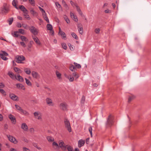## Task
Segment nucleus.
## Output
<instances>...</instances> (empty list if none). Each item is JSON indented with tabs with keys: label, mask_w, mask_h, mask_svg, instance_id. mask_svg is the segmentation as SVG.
Returning <instances> with one entry per match:
<instances>
[{
	"label": "nucleus",
	"mask_w": 151,
	"mask_h": 151,
	"mask_svg": "<svg viewBox=\"0 0 151 151\" xmlns=\"http://www.w3.org/2000/svg\"><path fill=\"white\" fill-rule=\"evenodd\" d=\"M20 39L22 41L27 42L28 40L26 37L23 36H20Z\"/></svg>",
	"instance_id": "28"
},
{
	"label": "nucleus",
	"mask_w": 151,
	"mask_h": 151,
	"mask_svg": "<svg viewBox=\"0 0 151 151\" xmlns=\"http://www.w3.org/2000/svg\"><path fill=\"white\" fill-rule=\"evenodd\" d=\"M85 143V141L83 139H80L78 142V147H81L83 146Z\"/></svg>",
	"instance_id": "19"
},
{
	"label": "nucleus",
	"mask_w": 151,
	"mask_h": 151,
	"mask_svg": "<svg viewBox=\"0 0 151 151\" xmlns=\"http://www.w3.org/2000/svg\"><path fill=\"white\" fill-rule=\"evenodd\" d=\"M75 67L73 65H71L69 67V69L70 70L73 71V70L75 69Z\"/></svg>",
	"instance_id": "51"
},
{
	"label": "nucleus",
	"mask_w": 151,
	"mask_h": 151,
	"mask_svg": "<svg viewBox=\"0 0 151 151\" xmlns=\"http://www.w3.org/2000/svg\"><path fill=\"white\" fill-rule=\"evenodd\" d=\"M47 139L48 141L49 142H52L54 141V138L50 136H48L47 137Z\"/></svg>",
	"instance_id": "34"
},
{
	"label": "nucleus",
	"mask_w": 151,
	"mask_h": 151,
	"mask_svg": "<svg viewBox=\"0 0 151 151\" xmlns=\"http://www.w3.org/2000/svg\"><path fill=\"white\" fill-rule=\"evenodd\" d=\"M15 78L20 82H22L24 81V79L19 74L15 75Z\"/></svg>",
	"instance_id": "15"
},
{
	"label": "nucleus",
	"mask_w": 151,
	"mask_h": 151,
	"mask_svg": "<svg viewBox=\"0 0 151 151\" xmlns=\"http://www.w3.org/2000/svg\"><path fill=\"white\" fill-rule=\"evenodd\" d=\"M64 122L65 127L69 132H70L71 131V128L69 121L68 119H65Z\"/></svg>",
	"instance_id": "1"
},
{
	"label": "nucleus",
	"mask_w": 151,
	"mask_h": 151,
	"mask_svg": "<svg viewBox=\"0 0 151 151\" xmlns=\"http://www.w3.org/2000/svg\"><path fill=\"white\" fill-rule=\"evenodd\" d=\"M62 4L63 6L66 9H69L68 7L67 4H66L64 0L62 1Z\"/></svg>",
	"instance_id": "30"
},
{
	"label": "nucleus",
	"mask_w": 151,
	"mask_h": 151,
	"mask_svg": "<svg viewBox=\"0 0 151 151\" xmlns=\"http://www.w3.org/2000/svg\"><path fill=\"white\" fill-rule=\"evenodd\" d=\"M38 7H39L40 10V11H41L42 14L43 13H45V11L43 9H42V8H41L40 6H39Z\"/></svg>",
	"instance_id": "57"
},
{
	"label": "nucleus",
	"mask_w": 151,
	"mask_h": 151,
	"mask_svg": "<svg viewBox=\"0 0 151 151\" xmlns=\"http://www.w3.org/2000/svg\"><path fill=\"white\" fill-rule=\"evenodd\" d=\"M16 61L18 63H22V61L25 60V58L23 55H17L15 57Z\"/></svg>",
	"instance_id": "2"
},
{
	"label": "nucleus",
	"mask_w": 151,
	"mask_h": 151,
	"mask_svg": "<svg viewBox=\"0 0 151 151\" xmlns=\"http://www.w3.org/2000/svg\"><path fill=\"white\" fill-rule=\"evenodd\" d=\"M20 113L21 114H23L26 115H27L28 114V113L27 112L23 110V109H22V111H21Z\"/></svg>",
	"instance_id": "55"
},
{
	"label": "nucleus",
	"mask_w": 151,
	"mask_h": 151,
	"mask_svg": "<svg viewBox=\"0 0 151 151\" xmlns=\"http://www.w3.org/2000/svg\"><path fill=\"white\" fill-rule=\"evenodd\" d=\"M70 4L72 5V6L74 7V6H76H76H78L77 4L75 3H74L73 1H70Z\"/></svg>",
	"instance_id": "52"
},
{
	"label": "nucleus",
	"mask_w": 151,
	"mask_h": 151,
	"mask_svg": "<svg viewBox=\"0 0 151 151\" xmlns=\"http://www.w3.org/2000/svg\"><path fill=\"white\" fill-rule=\"evenodd\" d=\"M67 148L68 151H74L73 148L70 146L69 145H66V149Z\"/></svg>",
	"instance_id": "29"
},
{
	"label": "nucleus",
	"mask_w": 151,
	"mask_h": 151,
	"mask_svg": "<svg viewBox=\"0 0 151 151\" xmlns=\"http://www.w3.org/2000/svg\"><path fill=\"white\" fill-rule=\"evenodd\" d=\"M25 80L26 81V83L29 86H31L32 85V83L29 80L27 79V78H25Z\"/></svg>",
	"instance_id": "40"
},
{
	"label": "nucleus",
	"mask_w": 151,
	"mask_h": 151,
	"mask_svg": "<svg viewBox=\"0 0 151 151\" xmlns=\"http://www.w3.org/2000/svg\"><path fill=\"white\" fill-rule=\"evenodd\" d=\"M13 20V18H10L9 20V24L10 25L12 24Z\"/></svg>",
	"instance_id": "54"
},
{
	"label": "nucleus",
	"mask_w": 151,
	"mask_h": 151,
	"mask_svg": "<svg viewBox=\"0 0 151 151\" xmlns=\"http://www.w3.org/2000/svg\"><path fill=\"white\" fill-rule=\"evenodd\" d=\"M52 145L55 147L56 148H57L58 147V145L57 143L55 142H53L52 143Z\"/></svg>",
	"instance_id": "49"
},
{
	"label": "nucleus",
	"mask_w": 151,
	"mask_h": 151,
	"mask_svg": "<svg viewBox=\"0 0 151 151\" xmlns=\"http://www.w3.org/2000/svg\"><path fill=\"white\" fill-rule=\"evenodd\" d=\"M135 98V96L131 94L128 96V102L130 103L131 101L133 100Z\"/></svg>",
	"instance_id": "16"
},
{
	"label": "nucleus",
	"mask_w": 151,
	"mask_h": 151,
	"mask_svg": "<svg viewBox=\"0 0 151 151\" xmlns=\"http://www.w3.org/2000/svg\"><path fill=\"white\" fill-rule=\"evenodd\" d=\"M60 109L64 111H66L68 110V105L65 102L61 103L59 105Z\"/></svg>",
	"instance_id": "3"
},
{
	"label": "nucleus",
	"mask_w": 151,
	"mask_h": 151,
	"mask_svg": "<svg viewBox=\"0 0 151 151\" xmlns=\"http://www.w3.org/2000/svg\"><path fill=\"white\" fill-rule=\"evenodd\" d=\"M56 74L57 77L59 79L61 78V74L59 72L57 71L56 72Z\"/></svg>",
	"instance_id": "39"
},
{
	"label": "nucleus",
	"mask_w": 151,
	"mask_h": 151,
	"mask_svg": "<svg viewBox=\"0 0 151 151\" xmlns=\"http://www.w3.org/2000/svg\"><path fill=\"white\" fill-rule=\"evenodd\" d=\"M55 4L57 9L58 11H62V8L61 5L57 2H56Z\"/></svg>",
	"instance_id": "17"
},
{
	"label": "nucleus",
	"mask_w": 151,
	"mask_h": 151,
	"mask_svg": "<svg viewBox=\"0 0 151 151\" xmlns=\"http://www.w3.org/2000/svg\"><path fill=\"white\" fill-rule=\"evenodd\" d=\"M8 138L11 142H13L15 144L17 143V141L15 138L12 136H9V137H8Z\"/></svg>",
	"instance_id": "14"
},
{
	"label": "nucleus",
	"mask_w": 151,
	"mask_h": 151,
	"mask_svg": "<svg viewBox=\"0 0 151 151\" xmlns=\"http://www.w3.org/2000/svg\"><path fill=\"white\" fill-rule=\"evenodd\" d=\"M14 71L18 73H21L22 72V71L19 68L17 67H15L14 68Z\"/></svg>",
	"instance_id": "31"
},
{
	"label": "nucleus",
	"mask_w": 151,
	"mask_h": 151,
	"mask_svg": "<svg viewBox=\"0 0 151 151\" xmlns=\"http://www.w3.org/2000/svg\"><path fill=\"white\" fill-rule=\"evenodd\" d=\"M74 65L75 66H76V67L77 68H81V65L80 64H78L76 63H74Z\"/></svg>",
	"instance_id": "50"
},
{
	"label": "nucleus",
	"mask_w": 151,
	"mask_h": 151,
	"mask_svg": "<svg viewBox=\"0 0 151 151\" xmlns=\"http://www.w3.org/2000/svg\"><path fill=\"white\" fill-rule=\"evenodd\" d=\"M59 34L60 35H61L62 38L64 39L66 37L65 33L63 32H62L60 33H59Z\"/></svg>",
	"instance_id": "37"
},
{
	"label": "nucleus",
	"mask_w": 151,
	"mask_h": 151,
	"mask_svg": "<svg viewBox=\"0 0 151 151\" xmlns=\"http://www.w3.org/2000/svg\"><path fill=\"white\" fill-rule=\"evenodd\" d=\"M68 79H69V81L70 82L73 81L74 79V78L73 77H70Z\"/></svg>",
	"instance_id": "58"
},
{
	"label": "nucleus",
	"mask_w": 151,
	"mask_h": 151,
	"mask_svg": "<svg viewBox=\"0 0 151 151\" xmlns=\"http://www.w3.org/2000/svg\"><path fill=\"white\" fill-rule=\"evenodd\" d=\"M73 75L75 76L76 79L78 78L79 77V75L76 72L73 73Z\"/></svg>",
	"instance_id": "46"
},
{
	"label": "nucleus",
	"mask_w": 151,
	"mask_h": 151,
	"mask_svg": "<svg viewBox=\"0 0 151 151\" xmlns=\"http://www.w3.org/2000/svg\"><path fill=\"white\" fill-rule=\"evenodd\" d=\"M15 106L16 109L20 113L21 111H22V109L21 107L17 105H15Z\"/></svg>",
	"instance_id": "38"
},
{
	"label": "nucleus",
	"mask_w": 151,
	"mask_h": 151,
	"mask_svg": "<svg viewBox=\"0 0 151 151\" xmlns=\"http://www.w3.org/2000/svg\"><path fill=\"white\" fill-rule=\"evenodd\" d=\"M17 27L19 28L21 27H22V25L20 23H17Z\"/></svg>",
	"instance_id": "63"
},
{
	"label": "nucleus",
	"mask_w": 151,
	"mask_h": 151,
	"mask_svg": "<svg viewBox=\"0 0 151 151\" xmlns=\"http://www.w3.org/2000/svg\"><path fill=\"white\" fill-rule=\"evenodd\" d=\"M85 100V98L84 96H83L82 97L81 99V102H83Z\"/></svg>",
	"instance_id": "61"
},
{
	"label": "nucleus",
	"mask_w": 151,
	"mask_h": 151,
	"mask_svg": "<svg viewBox=\"0 0 151 151\" xmlns=\"http://www.w3.org/2000/svg\"><path fill=\"white\" fill-rule=\"evenodd\" d=\"M23 151H30L28 149L25 147H23Z\"/></svg>",
	"instance_id": "60"
},
{
	"label": "nucleus",
	"mask_w": 151,
	"mask_h": 151,
	"mask_svg": "<svg viewBox=\"0 0 151 151\" xmlns=\"http://www.w3.org/2000/svg\"><path fill=\"white\" fill-rule=\"evenodd\" d=\"M17 0H14L12 2V4L16 9H18L19 8L17 6Z\"/></svg>",
	"instance_id": "27"
},
{
	"label": "nucleus",
	"mask_w": 151,
	"mask_h": 151,
	"mask_svg": "<svg viewBox=\"0 0 151 151\" xmlns=\"http://www.w3.org/2000/svg\"><path fill=\"white\" fill-rule=\"evenodd\" d=\"M8 54L4 51H1L0 52V56L1 58L4 60H8V58L6 57L7 56Z\"/></svg>",
	"instance_id": "4"
},
{
	"label": "nucleus",
	"mask_w": 151,
	"mask_h": 151,
	"mask_svg": "<svg viewBox=\"0 0 151 151\" xmlns=\"http://www.w3.org/2000/svg\"><path fill=\"white\" fill-rule=\"evenodd\" d=\"M70 16L73 19H74V20H75V21L76 22H78V19H77V17L76 16V15H75L72 12H70Z\"/></svg>",
	"instance_id": "20"
},
{
	"label": "nucleus",
	"mask_w": 151,
	"mask_h": 151,
	"mask_svg": "<svg viewBox=\"0 0 151 151\" xmlns=\"http://www.w3.org/2000/svg\"><path fill=\"white\" fill-rule=\"evenodd\" d=\"M3 119V116L0 114V121H2Z\"/></svg>",
	"instance_id": "62"
},
{
	"label": "nucleus",
	"mask_w": 151,
	"mask_h": 151,
	"mask_svg": "<svg viewBox=\"0 0 151 151\" xmlns=\"http://www.w3.org/2000/svg\"><path fill=\"white\" fill-rule=\"evenodd\" d=\"M4 85L3 83L0 82V88H4Z\"/></svg>",
	"instance_id": "59"
},
{
	"label": "nucleus",
	"mask_w": 151,
	"mask_h": 151,
	"mask_svg": "<svg viewBox=\"0 0 151 151\" xmlns=\"http://www.w3.org/2000/svg\"><path fill=\"white\" fill-rule=\"evenodd\" d=\"M100 29L99 28H96L95 29L94 32L96 34H99L100 33Z\"/></svg>",
	"instance_id": "45"
},
{
	"label": "nucleus",
	"mask_w": 151,
	"mask_h": 151,
	"mask_svg": "<svg viewBox=\"0 0 151 151\" xmlns=\"http://www.w3.org/2000/svg\"><path fill=\"white\" fill-rule=\"evenodd\" d=\"M10 97L12 100L14 101L17 100L18 98L17 96L14 94L10 95Z\"/></svg>",
	"instance_id": "23"
},
{
	"label": "nucleus",
	"mask_w": 151,
	"mask_h": 151,
	"mask_svg": "<svg viewBox=\"0 0 151 151\" xmlns=\"http://www.w3.org/2000/svg\"><path fill=\"white\" fill-rule=\"evenodd\" d=\"M10 151H18V150L15 149L11 148L10 149Z\"/></svg>",
	"instance_id": "64"
},
{
	"label": "nucleus",
	"mask_w": 151,
	"mask_h": 151,
	"mask_svg": "<svg viewBox=\"0 0 151 151\" xmlns=\"http://www.w3.org/2000/svg\"><path fill=\"white\" fill-rule=\"evenodd\" d=\"M34 114L35 118H37V117L40 114V112L36 111L34 112Z\"/></svg>",
	"instance_id": "48"
},
{
	"label": "nucleus",
	"mask_w": 151,
	"mask_h": 151,
	"mask_svg": "<svg viewBox=\"0 0 151 151\" xmlns=\"http://www.w3.org/2000/svg\"><path fill=\"white\" fill-rule=\"evenodd\" d=\"M24 72L27 74L28 75H30L31 73V71L30 69L28 68H25L24 69Z\"/></svg>",
	"instance_id": "24"
},
{
	"label": "nucleus",
	"mask_w": 151,
	"mask_h": 151,
	"mask_svg": "<svg viewBox=\"0 0 151 151\" xmlns=\"http://www.w3.org/2000/svg\"><path fill=\"white\" fill-rule=\"evenodd\" d=\"M17 88L19 89H23L25 90V88L24 86L22 84L18 83L16 85Z\"/></svg>",
	"instance_id": "18"
},
{
	"label": "nucleus",
	"mask_w": 151,
	"mask_h": 151,
	"mask_svg": "<svg viewBox=\"0 0 151 151\" xmlns=\"http://www.w3.org/2000/svg\"><path fill=\"white\" fill-rule=\"evenodd\" d=\"M71 35L72 36L73 38L76 39H77V40L78 39V38L77 37V36L75 33H74V32H72L71 33Z\"/></svg>",
	"instance_id": "42"
},
{
	"label": "nucleus",
	"mask_w": 151,
	"mask_h": 151,
	"mask_svg": "<svg viewBox=\"0 0 151 151\" xmlns=\"http://www.w3.org/2000/svg\"><path fill=\"white\" fill-rule=\"evenodd\" d=\"M47 30L50 31H52V26L50 24H48L47 25Z\"/></svg>",
	"instance_id": "35"
},
{
	"label": "nucleus",
	"mask_w": 151,
	"mask_h": 151,
	"mask_svg": "<svg viewBox=\"0 0 151 151\" xmlns=\"http://www.w3.org/2000/svg\"><path fill=\"white\" fill-rule=\"evenodd\" d=\"M63 149H65L66 145L64 143V142L61 140H60L59 141L58 147Z\"/></svg>",
	"instance_id": "7"
},
{
	"label": "nucleus",
	"mask_w": 151,
	"mask_h": 151,
	"mask_svg": "<svg viewBox=\"0 0 151 151\" xmlns=\"http://www.w3.org/2000/svg\"><path fill=\"white\" fill-rule=\"evenodd\" d=\"M76 9L79 14L81 16L83 15V13L78 6H76Z\"/></svg>",
	"instance_id": "32"
},
{
	"label": "nucleus",
	"mask_w": 151,
	"mask_h": 151,
	"mask_svg": "<svg viewBox=\"0 0 151 151\" xmlns=\"http://www.w3.org/2000/svg\"><path fill=\"white\" fill-rule=\"evenodd\" d=\"M1 10L2 14H6L8 13L9 9L6 6L4 5L3 7L1 8Z\"/></svg>",
	"instance_id": "11"
},
{
	"label": "nucleus",
	"mask_w": 151,
	"mask_h": 151,
	"mask_svg": "<svg viewBox=\"0 0 151 151\" xmlns=\"http://www.w3.org/2000/svg\"><path fill=\"white\" fill-rule=\"evenodd\" d=\"M64 19L65 21L67 23H70V20L68 18L67 16L66 15H64Z\"/></svg>",
	"instance_id": "44"
},
{
	"label": "nucleus",
	"mask_w": 151,
	"mask_h": 151,
	"mask_svg": "<svg viewBox=\"0 0 151 151\" xmlns=\"http://www.w3.org/2000/svg\"><path fill=\"white\" fill-rule=\"evenodd\" d=\"M18 31H19V32H18L19 33L22 35H24L25 34L24 30L22 29H19L18 30Z\"/></svg>",
	"instance_id": "43"
},
{
	"label": "nucleus",
	"mask_w": 151,
	"mask_h": 151,
	"mask_svg": "<svg viewBox=\"0 0 151 151\" xmlns=\"http://www.w3.org/2000/svg\"><path fill=\"white\" fill-rule=\"evenodd\" d=\"M0 92L4 95H6L5 91L2 89H0Z\"/></svg>",
	"instance_id": "53"
},
{
	"label": "nucleus",
	"mask_w": 151,
	"mask_h": 151,
	"mask_svg": "<svg viewBox=\"0 0 151 151\" xmlns=\"http://www.w3.org/2000/svg\"><path fill=\"white\" fill-rule=\"evenodd\" d=\"M31 73L33 78L35 79H39L40 78V76L37 72L32 71Z\"/></svg>",
	"instance_id": "10"
},
{
	"label": "nucleus",
	"mask_w": 151,
	"mask_h": 151,
	"mask_svg": "<svg viewBox=\"0 0 151 151\" xmlns=\"http://www.w3.org/2000/svg\"><path fill=\"white\" fill-rule=\"evenodd\" d=\"M113 123V118L110 115L109 116L108 118L107 119L106 125L108 127H110L112 125Z\"/></svg>",
	"instance_id": "5"
},
{
	"label": "nucleus",
	"mask_w": 151,
	"mask_h": 151,
	"mask_svg": "<svg viewBox=\"0 0 151 151\" xmlns=\"http://www.w3.org/2000/svg\"><path fill=\"white\" fill-rule=\"evenodd\" d=\"M30 4L32 6H35V2L34 0H28Z\"/></svg>",
	"instance_id": "41"
},
{
	"label": "nucleus",
	"mask_w": 151,
	"mask_h": 151,
	"mask_svg": "<svg viewBox=\"0 0 151 151\" xmlns=\"http://www.w3.org/2000/svg\"><path fill=\"white\" fill-rule=\"evenodd\" d=\"M33 39L36 43L38 45H40V42L38 38L35 36H33Z\"/></svg>",
	"instance_id": "22"
},
{
	"label": "nucleus",
	"mask_w": 151,
	"mask_h": 151,
	"mask_svg": "<svg viewBox=\"0 0 151 151\" xmlns=\"http://www.w3.org/2000/svg\"><path fill=\"white\" fill-rule=\"evenodd\" d=\"M46 101L47 104L50 106H53L54 104L53 102L52 99L49 98H47L46 99Z\"/></svg>",
	"instance_id": "8"
},
{
	"label": "nucleus",
	"mask_w": 151,
	"mask_h": 151,
	"mask_svg": "<svg viewBox=\"0 0 151 151\" xmlns=\"http://www.w3.org/2000/svg\"><path fill=\"white\" fill-rule=\"evenodd\" d=\"M62 47L65 50H66L67 49V47L66 46V44L65 43H62Z\"/></svg>",
	"instance_id": "47"
},
{
	"label": "nucleus",
	"mask_w": 151,
	"mask_h": 151,
	"mask_svg": "<svg viewBox=\"0 0 151 151\" xmlns=\"http://www.w3.org/2000/svg\"><path fill=\"white\" fill-rule=\"evenodd\" d=\"M20 43L21 45L23 47H26V45L25 43L24 42H23V41L20 42Z\"/></svg>",
	"instance_id": "56"
},
{
	"label": "nucleus",
	"mask_w": 151,
	"mask_h": 151,
	"mask_svg": "<svg viewBox=\"0 0 151 151\" xmlns=\"http://www.w3.org/2000/svg\"><path fill=\"white\" fill-rule=\"evenodd\" d=\"M18 32V31H15L14 33H12V35L15 37H18L19 36Z\"/></svg>",
	"instance_id": "36"
},
{
	"label": "nucleus",
	"mask_w": 151,
	"mask_h": 151,
	"mask_svg": "<svg viewBox=\"0 0 151 151\" xmlns=\"http://www.w3.org/2000/svg\"><path fill=\"white\" fill-rule=\"evenodd\" d=\"M21 128L25 131H27L28 130V127L25 123H24L22 124Z\"/></svg>",
	"instance_id": "13"
},
{
	"label": "nucleus",
	"mask_w": 151,
	"mask_h": 151,
	"mask_svg": "<svg viewBox=\"0 0 151 151\" xmlns=\"http://www.w3.org/2000/svg\"><path fill=\"white\" fill-rule=\"evenodd\" d=\"M30 12L31 14L33 16H36L37 15V12L33 9V8H31L30 9Z\"/></svg>",
	"instance_id": "26"
},
{
	"label": "nucleus",
	"mask_w": 151,
	"mask_h": 151,
	"mask_svg": "<svg viewBox=\"0 0 151 151\" xmlns=\"http://www.w3.org/2000/svg\"><path fill=\"white\" fill-rule=\"evenodd\" d=\"M29 29L31 32L35 35H37L38 34L37 29L34 26H31Z\"/></svg>",
	"instance_id": "6"
},
{
	"label": "nucleus",
	"mask_w": 151,
	"mask_h": 151,
	"mask_svg": "<svg viewBox=\"0 0 151 151\" xmlns=\"http://www.w3.org/2000/svg\"><path fill=\"white\" fill-rule=\"evenodd\" d=\"M24 17L28 20H29L30 19V18L28 14V11L26 12V13H24Z\"/></svg>",
	"instance_id": "33"
},
{
	"label": "nucleus",
	"mask_w": 151,
	"mask_h": 151,
	"mask_svg": "<svg viewBox=\"0 0 151 151\" xmlns=\"http://www.w3.org/2000/svg\"><path fill=\"white\" fill-rule=\"evenodd\" d=\"M19 8L23 13H26L27 12V10L23 5L19 6Z\"/></svg>",
	"instance_id": "21"
},
{
	"label": "nucleus",
	"mask_w": 151,
	"mask_h": 151,
	"mask_svg": "<svg viewBox=\"0 0 151 151\" xmlns=\"http://www.w3.org/2000/svg\"><path fill=\"white\" fill-rule=\"evenodd\" d=\"M8 117L11 120L12 122L14 124H15L16 123V119L14 116L11 114L9 115Z\"/></svg>",
	"instance_id": "9"
},
{
	"label": "nucleus",
	"mask_w": 151,
	"mask_h": 151,
	"mask_svg": "<svg viewBox=\"0 0 151 151\" xmlns=\"http://www.w3.org/2000/svg\"><path fill=\"white\" fill-rule=\"evenodd\" d=\"M8 75L9 77L12 79H14L15 78V75L11 72H9L8 73Z\"/></svg>",
	"instance_id": "25"
},
{
	"label": "nucleus",
	"mask_w": 151,
	"mask_h": 151,
	"mask_svg": "<svg viewBox=\"0 0 151 151\" xmlns=\"http://www.w3.org/2000/svg\"><path fill=\"white\" fill-rule=\"evenodd\" d=\"M78 30L79 33L81 35L83 33V27L81 24H78L77 25Z\"/></svg>",
	"instance_id": "12"
}]
</instances>
